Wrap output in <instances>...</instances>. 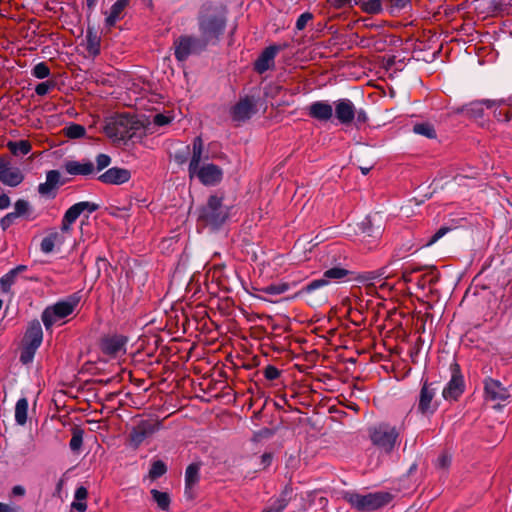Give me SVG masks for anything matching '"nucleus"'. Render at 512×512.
I'll return each instance as SVG.
<instances>
[{
	"label": "nucleus",
	"mask_w": 512,
	"mask_h": 512,
	"mask_svg": "<svg viewBox=\"0 0 512 512\" xmlns=\"http://www.w3.org/2000/svg\"><path fill=\"white\" fill-rule=\"evenodd\" d=\"M88 491L84 486H80L76 489L74 494V501L71 507L79 512H85L87 509L86 499Z\"/></svg>",
	"instance_id": "nucleus-29"
},
{
	"label": "nucleus",
	"mask_w": 512,
	"mask_h": 512,
	"mask_svg": "<svg viewBox=\"0 0 512 512\" xmlns=\"http://www.w3.org/2000/svg\"><path fill=\"white\" fill-rule=\"evenodd\" d=\"M131 178L129 170L119 167H112L101 174L98 179L104 184L121 185Z\"/></svg>",
	"instance_id": "nucleus-18"
},
{
	"label": "nucleus",
	"mask_w": 512,
	"mask_h": 512,
	"mask_svg": "<svg viewBox=\"0 0 512 512\" xmlns=\"http://www.w3.org/2000/svg\"><path fill=\"white\" fill-rule=\"evenodd\" d=\"M7 147L14 155H27L32 149L30 142L27 140L10 141Z\"/></svg>",
	"instance_id": "nucleus-31"
},
{
	"label": "nucleus",
	"mask_w": 512,
	"mask_h": 512,
	"mask_svg": "<svg viewBox=\"0 0 512 512\" xmlns=\"http://www.w3.org/2000/svg\"><path fill=\"white\" fill-rule=\"evenodd\" d=\"M437 388L433 387V383L425 381L420 389L417 403V411L425 416L432 415L437 409L438 404L434 401Z\"/></svg>",
	"instance_id": "nucleus-12"
},
{
	"label": "nucleus",
	"mask_w": 512,
	"mask_h": 512,
	"mask_svg": "<svg viewBox=\"0 0 512 512\" xmlns=\"http://www.w3.org/2000/svg\"><path fill=\"white\" fill-rule=\"evenodd\" d=\"M271 461H272V455L271 454L265 453V454L262 455V463L264 465H270Z\"/></svg>",
	"instance_id": "nucleus-60"
},
{
	"label": "nucleus",
	"mask_w": 512,
	"mask_h": 512,
	"mask_svg": "<svg viewBox=\"0 0 512 512\" xmlns=\"http://www.w3.org/2000/svg\"><path fill=\"white\" fill-rule=\"evenodd\" d=\"M167 471L165 463L161 460L154 461L151 465L149 476L151 479H157L164 475Z\"/></svg>",
	"instance_id": "nucleus-38"
},
{
	"label": "nucleus",
	"mask_w": 512,
	"mask_h": 512,
	"mask_svg": "<svg viewBox=\"0 0 512 512\" xmlns=\"http://www.w3.org/2000/svg\"><path fill=\"white\" fill-rule=\"evenodd\" d=\"M199 480V466L197 464H190L185 472L186 489H190Z\"/></svg>",
	"instance_id": "nucleus-34"
},
{
	"label": "nucleus",
	"mask_w": 512,
	"mask_h": 512,
	"mask_svg": "<svg viewBox=\"0 0 512 512\" xmlns=\"http://www.w3.org/2000/svg\"><path fill=\"white\" fill-rule=\"evenodd\" d=\"M99 206L96 203L89 201H82L72 205L65 213L61 222L62 233H70L73 223L79 218V216L87 212L91 214L95 212Z\"/></svg>",
	"instance_id": "nucleus-11"
},
{
	"label": "nucleus",
	"mask_w": 512,
	"mask_h": 512,
	"mask_svg": "<svg viewBox=\"0 0 512 512\" xmlns=\"http://www.w3.org/2000/svg\"><path fill=\"white\" fill-rule=\"evenodd\" d=\"M355 118L358 123H365L368 120V116L363 109H359V110L356 109Z\"/></svg>",
	"instance_id": "nucleus-55"
},
{
	"label": "nucleus",
	"mask_w": 512,
	"mask_h": 512,
	"mask_svg": "<svg viewBox=\"0 0 512 512\" xmlns=\"http://www.w3.org/2000/svg\"><path fill=\"white\" fill-rule=\"evenodd\" d=\"M126 338L123 336L115 335L107 337L102 341V350L109 355H117L125 351Z\"/></svg>",
	"instance_id": "nucleus-23"
},
{
	"label": "nucleus",
	"mask_w": 512,
	"mask_h": 512,
	"mask_svg": "<svg viewBox=\"0 0 512 512\" xmlns=\"http://www.w3.org/2000/svg\"><path fill=\"white\" fill-rule=\"evenodd\" d=\"M32 76L37 79H45L50 76V68L44 62L37 63L31 70Z\"/></svg>",
	"instance_id": "nucleus-37"
},
{
	"label": "nucleus",
	"mask_w": 512,
	"mask_h": 512,
	"mask_svg": "<svg viewBox=\"0 0 512 512\" xmlns=\"http://www.w3.org/2000/svg\"><path fill=\"white\" fill-rule=\"evenodd\" d=\"M392 7L398 10L405 8L409 5L411 0H390Z\"/></svg>",
	"instance_id": "nucleus-54"
},
{
	"label": "nucleus",
	"mask_w": 512,
	"mask_h": 512,
	"mask_svg": "<svg viewBox=\"0 0 512 512\" xmlns=\"http://www.w3.org/2000/svg\"><path fill=\"white\" fill-rule=\"evenodd\" d=\"M413 132L429 139L436 138L434 126L428 122L417 123L413 126Z\"/></svg>",
	"instance_id": "nucleus-32"
},
{
	"label": "nucleus",
	"mask_w": 512,
	"mask_h": 512,
	"mask_svg": "<svg viewBox=\"0 0 512 512\" xmlns=\"http://www.w3.org/2000/svg\"><path fill=\"white\" fill-rule=\"evenodd\" d=\"M344 499L359 511H373L389 504L392 501V495L384 491L368 494L346 492Z\"/></svg>",
	"instance_id": "nucleus-3"
},
{
	"label": "nucleus",
	"mask_w": 512,
	"mask_h": 512,
	"mask_svg": "<svg viewBox=\"0 0 512 512\" xmlns=\"http://www.w3.org/2000/svg\"><path fill=\"white\" fill-rule=\"evenodd\" d=\"M36 351H37V349H35V348L22 345L21 354H20V358H19L20 362L23 365L32 363Z\"/></svg>",
	"instance_id": "nucleus-39"
},
{
	"label": "nucleus",
	"mask_w": 512,
	"mask_h": 512,
	"mask_svg": "<svg viewBox=\"0 0 512 512\" xmlns=\"http://www.w3.org/2000/svg\"><path fill=\"white\" fill-rule=\"evenodd\" d=\"M43 341V331L38 320L29 323L23 337L22 345L32 347L38 350Z\"/></svg>",
	"instance_id": "nucleus-20"
},
{
	"label": "nucleus",
	"mask_w": 512,
	"mask_h": 512,
	"mask_svg": "<svg viewBox=\"0 0 512 512\" xmlns=\"http://www.w3.org/2000/svg\"><path fill=\"white\" fill-rule=\"evenodd\" d=\"M28 401L25 397L20 398L15 405V421L24 425L27 421Z\"/></svg>",
	"instance_id": "nucleus-30"
},
{
	"label": "nucleus",
	"mask_w": 512,
	"mask_h": 512,
	"mask_svg": "<svg viewBox=\"0 0 512 512\" xmlns=\"http://www.w3.org/2000/svg\"><path fill=\"white\" fill-rule=\"evenodd\" d=\"M307 114L315 120L327 122L333 116V106L328 101H315L307 107Z\"/></svg>",
	"instance_id": "nucleus-17"
},
{
	"label": "nucleus",
	"mask_w": 512,
	"mask_h": 512,
	"mask_svg": "<svg viewBox=\"0 0 512 512\" xmlns=\"http://www.w3.org/2000/svg\"><path fill=\"white\" fill-rule=\"evenodd\" d=\"M451 378L442 391V396L446 401H456L465 390V382L460 370V366L453 362L450 365Z\"/></svg>",
	"instance_id": "nucleus-10"
},
{
	"label": "nucleus",
	"mask_w": 512,
	"mask_h": 512,
	"mask_svg": "<svg viewBox=\"0 0 512 512\" xmlns=\"http://www.w3.org/2000/svg\"><path fill=\"white\" fill-rule=\"evenodd\" d=\"M287 290V284H271L264 288V292L270 295H280Z\"/></svg>",
	"instance_id": "nucleus-45"
},
{
	"label": "nucleus",
	"mask_w": 512,
	"mask_h": 512,
	"mask_svg": "<svg viewBox=\"0 0 512 512\" xmlns=\"http://www.w3.org/2000/svg\"><path fill=\"white\" fill-rule=\"evenodd\" d=\"M55 85V82L51 80L41 82L36 85L35 92L38 96H45L50 90L54 89Z\"/></svg>",
	"instance_id": "nucleus-44"
},
{
	"label": "nucleus",
	"mask_w": 512,
	"mask_h": 512,
	"mask_svg": "<svg viewBox=\"0 0 512 512\" xmlns=\"http://www.w3.org/2000/svg\"><path fill=\"white\" fill-rule=\"evenodd\" d=\"M175 160L179 163V164H183L185 161H186V157L185 156H182L180 154H176L175 155Z\"/></svg>",
	"instance_id": "nucleus-64"
},
{
	"label": "nucleus",
	"mask_w": 512,
	"mask_h": 512,
	"mask_svg": "<svg viewBox=\"0 0 512 512\" xmlns=\"http://www.w3.org/2000/svg\"><path fill=\"white\" fill-rule=\"evenodd\" d=\"M368 435L373 445L385 453H390L395 448L399 431L390 423L380 422L368 428Z\"/></svg>",
	"instance_id": "nucleus-4"
},
{
	"label": "nucleus",
	"mask_w": 512,
	"mask_h": 512,
	"mask_svg": "<svg viewBox=\"0 0 512 512\" xmlns=\"http://www.w3.org/2000/svg\"><path fill=\"white\" fill-rule=\"evenodd\" d=\"M278 51L279 47L276 45L266 47L255 61L254 70L259 74H263L272 69L275 65V57Z\"/></svg>",
	"instance_id": "nucleus-15"
},
{
	"label": "nucleus",
	"mask_w": 512,
	"mask_h": 512,
	"mask_svg": "<svg viewBox=\"0 0 512 512\" xmlns=\"http://www.w3.org/2000/svg\"><path fill=\"white\" fill-rule=\"evenodd\" d=\"M253 113V104L249 99L240 100L231 111L234 121L242 122L251 117Z\"/></svg>",
	"instance_id": "nucleus-25"
},
{
	"label": "nucleus",
	"mask_w": 512,
	"mask_h": 512,
	"mask_svg": "<svg viewBox=\"0 0 512 512\" xmlns=\"http://www.w3.org/2000/svg\"><path fill=\"white\" fill-rule=\"evenodd\" d=\"M225 18L219 9L211 4L203 5L198 17L202 38L208 43L217 39L225 28Z\"/></svg>",
	"instance_id": "nucleus-2"
},
{
	"label": "nucleus",
	"mask_w": 512,
	"mask_h": 512,
	"mask_svg": "<svg viewBox=\"0 0 512 512\" xmlns=\"http://www.w3.org/2000/svg\"><path fill=\"white\" fill-rule=\"evenodd\" d=\"M313 18V15L309 12L302 13L297 21H296V28L297 30H303L307 23Z\"/></svg>",
	"instance_id": "nucleus-48"
},
{
	"label": "nucleus",
	"mask_w": 512,
	"mask_h": 512,
	"mask_svg": "<svg viewBox=\"0 0 512 512\" xmlns=\"http://www.w3.org/2000/svg\"><path fill=\"white\" fill-rule=\"evenodd\" d=\"M24 180V174L19 167L9 161L0 159V182L5 186L17 187Z\"/></svg>",
	"instance_id": "nucleus-13"
},
{
	"label": "nucleus",
	"mask_w": 512,
	"mask_h": 512,
	"mask_svg": "<svg viewBox=\"0 0 512 512\" xmlns=\"http://www.w3.org/2000/svg\"><path fill=\"white\" fill-rule=\"evenodd\" d=\"M412 249H413V244L410 243V242H407V243L403 244L401 247L397 248L394 251L392 259L394 261H397V260H400L402 258H405L410 253V251Z\"/></svg>",
	"instance_id": "nucleus-42"
},
{
	"label": "nucleus",
	"mask_w": 512,
	"mask_h": 512,
	"mask_svg": "<svg viewBox=\"0 0 512 512\" xmlns=\"http://www.w3.org/2000/svg\"><path fill=\"white\" fill-rule=\"evenodd\" d=\"M207 42L203 38H197L193 36H181L175 43V58L180 61H186L189 56L199 54L206 46Z\"/></svg>",
	"instance_id": "nucleus-9"
},
{
	"label": "nucleus",
	"mask_w": 512,
	"mask_h": 512,
	"mask_svg": "<svg viewBox=\"0 0 512 512\" xmlns=\"http://www.w3.org/2000/svg\"><path fill=\"white\" fill-rule=\"evenodd\" d=\"M79 300V296L77 294H73L46 307L41 316L45 328L48 330L54 324L71 315L78 306Z\"/></svg>",
	"instance_id": "nucleus-5"
},
{
	"label": "nucleus",
	"mask_w": 512,
	"mask_h": 512,
	"mask_svg": "<svg viewBox=\"0 0 512 512\" xmlns=\"http://www.w3.org/2000/svg\"><path fill=\"white\" fill-rule=\"evenodd\" d=\"M83 443V431L81 429H76L73 431L72 438L70 440L69 446L72 451H78Z\"/></svg>",
	"instance_id": "nucleus-41"
},
{
	"label": "nucleus",
	"mask_w": 512,
	"mask_h": 512,
	"mask_svg": "<svg viewBox=\"0 0 512 512\" xmlns=\"http://www.w3.org/2000/svg\"><path fill=\"white\" fill-rule=\"evenodd\" d=\"M335 117L342 125H349L356 115V107L348 98H341L334 102Z\"/></svg>",
	"instance_id": "nucleus-14"
},
{
	"label": "nucleus",
	"mask_w": 512,
	"mask_h": 512,
	"mask_svg": "<svg viewBox=\"0 0 512 512\" xmlns=\"http://www.w3.org/2000/svg\"><path fill=\"white\" fill-rule=\"evenodd\" d=\"M128 4V0H117L110 8L106 18L105 26L113 27L122 18V13Z\"/></svg>",
	"instance_id": "nucleus-26"
},
{
	"label": "nucleus",
	"mask_w": 512,
	"mask_h": 512,
	"mask_svg": "<svg viewBox=\"0 0 512 512\" xmlns=\"http://www.w3.org/2000/svg\"><path fill=\"white\" fill-rule=\"evenodd\" d=\"M264 376L268 380H275L280 376V371L272 365H268L264 370Z\"/></svg>",
	"instance_id": "nucleus-52"
},
{
	"label": "nucleus",
	"mask_w": 512,
	"mask_h": 512,
	"mask_svg": "<svg viewBox=\"0 0 512 512\" xmlns=\"http://www.w3.org/2000/svg\"><path fill=\"white\" fill-rule=\"evenodd\" d=\"M110 162H111V159H110V157L108 155H106V154H99L96 157L97 170L101 171V170L105 169L106 167L109 166Z\"/></svg>",
	"instance_id": "nucleus-49"
},
{
	"label": "nucleus",
	"mask_w": 512,
	"mask_h": 512,
	"mask_svg": "<svg viewBox=\"0 0 512 512\" xmlns=\"http://www.w3.org/2000/svg\"><path fill=\"white\" fill-rule=\"evenodd\" d=\"M494 115L495 117L499 120V121H509L510 120V116L508 115L507 112H502V111H499L497 112L496 110L494 111Z\"/></svg>",
	"instance_id": "nucleus-57"
},
{
	"label": "nucleus",
	"mask_w": 512,
	"mask_h": 512,
	"mask_svg": "<svg viewBox=\"0 0 512 512\" xmlns=\"http://www.w3.org/2000/svg\"><path fill=\"white\" fill-rule=\"evenodd\" d=\"M504 100H478L471 102L468 105L467 111L474 118H481L484 114V109H493L501 106Z\"/></svg>",
	"instance_id": "nucleus-22"
},
{
	"label": "nucleus",
	"mask_w": 512,
	"mask_h": 512,
	"mask_svg": "<svg viewBox=\"0 0 512 512\" xmlns=\"http://www.w3.org/2000/svg\"><path fill=\"white\" fill-rule=\"evenodd\" d=\"M200 217L213 227H218L228 218V209L222 204L221 197L212 195L201 210Z\"/></svg>",
	"instance_id": "nucleus-8"
},
{
	"label": "nucleus",
	"mask_w": 512,
	"mask_h": 512,
	"mask_svg": "<svg viewBox=\"0 0 512 512\" xmlns=\"http://www.w3.org/2000/svg\"><path fill=\"white\" fill-rule=\"evenodd\" d=\"M63 243L64 238L62 237V235L58 231L53 230L42 239L40 244V250L44 254H49L53 252L56 245H61Z\"/></svg>",
	"instance_id": "nucleus-27"
},
{
	"label": "nucleus",
	"mask_w": 512,
	"mask_h": 512,
	"mask_svg": "<svg viewBox=\"0 0 512 512\" xmlns=\"http://www.w3.org/2000/svg\"><path fill=\"white\" fill-rule=\"evenodd\" d=\"M438 461H439V465H440L441 467H445V466H447V464H448V462H449V460H448V458H447L446 456H441V457L438 459Z\"/></svg>",
	"instance_id": "nucleus-63"
},
{
	"label": "nucleus",
	"mask_w": 512,
	"mask_h": 512,
	"mask_svg": "<svg viewBox=\"0 0 512 512\" xmlns=\"http://www.w3.org/2000/svg\"><path fill=\"white\" fill-rule=\"evenodd\" d=\"M64 133L70 139H79L85 136L86 129L80 124L70 123L64 128Z\"/></svg>",
	"instance_id": "nucleus-33"
},
{
	"label": "nucleus",
	"mask_w": 512,
	"mask_h": 512,
	"mask_svg": "<svg viewBox=\"0 0 512 512\" xmlns=\"http://www.w3.org/2000/svg\"><path fill=\"white\" fill-rule=\"evenodd\" d=\"M63 169L72 176H88L94 172V164L88 160H66Z\"/></svg>",
	"instance_id": "nucleus-21"
},
{
	"label": "nucleus",
	"mask_w": 512,
	"mask_h": 512,
	"mask_svg": "<svg viewBox=\"0 0 512 512\" xmlns=\"http://www.w3.org/2000/svg\"><path fill=\"white\" fill-rule=\"evenodd\" d=\"M54 189L55 188L51 186L47 181H45L44 183H40L38 186V192L43 196L50 195Z\"/></svg>",
	"instance_id": "nucleus-53"
},
{
	"label": "nucleus",
	"mask_w": 512,
	"mask_h": 512,
	"mask_svg": "<svg viewBox=\"0 0 512 512\" xmlns=\"http://www.w3.org/2000/svg\"><path fill=\"white\" fill-rule=\"evenodd\" d=\"M203 152L204 143L202 138H194L192 142V156L188 165L189 177H196L205 186H216L222 181L223 171L213 163L200 165Z\"/></svg>",
	"instance_id": "nucleus-1"
},
{
	"label": "nucleus",
	"mask_w": 512,
	"mask_h": 512,
	"mask_svg": "<svg viewBox=\"0 0 512 512\" xmlns=\"http://www.w3.org/2000/svg\"><path fill=\"white\" fill-rule=\"evenodd\" d=\"M11 270L18 276L19 273L27 270V266L26 265H18Z\"/></svg>",
	"instance_id": "nucleus-61"
},
{
	"label": "nucleus",
	"mask_w": 512,
	"mask_h": 512,
	"mask_svg": "<svg viewBox=\"0 0 512 512\" xmlns=\"http://www.w3.org/2000/svg\"><path fill=\"white\" fill-rule=\"evenodd\" d=\"M292 491V487L290 485H286L280 496L273 499L263 512H282L291 500Z\"/></svg>",
	"instance_id": "nucleus-24"
},
{
	"label": "nucleus",
	"mask_w": 512,
	"mask_h": 512,
	"mask_svg": "<svg viewBox=\"0 0 512 512\" xmlns=\"http://www.w3.org/2000/svg\"><path fill=\"white\" fill-rule=\"evenodd\" d=\"M172 118L166 114L158 113L153 117V123L157 126H164L171 122Z\"/></svg>",
	"instance_id": "nucleus-50"
},
{
	"label": "nucleus",
	"mask_w": 512,
	"mask_h": 512,
	"mask_svg": "<svg viewBox=\"0 0 512 512\" xmlns=\"http://www.w3.org/2000/svg\"><path fill=\"white\" fill-rule=\"evenodd\" d=\"M101 39L98 34L88 29L86 33V50L91 56H97L100 53Z\"/></svg>",
	"instance_id": "nucleus-28"
},
{
	"label": "nucleus",
	"mask_w": 512,
	"mask_h": 512,
	"mask_svg": "<svg viewBox=\"0 0 512 512\" xmlns=\"http://www.w3.org/2000/svg\"><path fill=\"white\" fill-rule=\"evenodd\" d=\"M153 500L157 503L158 507L162 510H168L170 505V497L168 493L161 492L157 489L151 490Z\"/></svg>",
	"instance_id": "nucleus-35"
},
{
	"label": "nucleus",
	"mask_w": 512,
	"mask_h": 512,
	"mask_svg": "<svg viewBox=\"0 0 512 512\" xmlns=\"http://www.w3.org/2000/svg\"><path fill=\"white\" fill-rule=\"evenodd\" d=\"M332 6L341 8L348 4L351 0H327Z\"/></svg>",
	"instance_id": "nucleus-56"
},
{
	"label": "nucleus",
	"mask_w": 512,
	"mask_h": 512,
	"mask_svg": "<svg viewBox=\"0 0 512 512\" xmlns=\"http://www.w3.org/2000/svg\"><path fill=\"white\" fill-rule=\"evenodd\" d=\"M12 494L14 496H23L25 494V488L21 485H16L12 488Z\"/></svg>",
	"instance_id": "nucleus-58"
},
{
	"label": "nucleus",
	"mask_w": 512,
	"mask_h": 512,
	"mask_svg": "<svg viewBox=\"0 0 512 512\" xmlns=\"http://www.w3.org/2000/svg\"><path fill=\"white\" fill-rule=\"evenodd\" d=\"M17 217L12 213L6 214L1 220H0V226L5 231L7 230L15 221Z\"/></svg>",
	"instance_id": "nucleus-51"
},
{
	"label": "nucleus",
	"mask_w": 512,
	"mask_h": 512,
	"mask_svg": "<svg viewBox=\"0 0 512 512\" xmlns=\"http://www.w3.org/2000/svg\"><path fill=\"white\" fill-rule=\"evenodd\" d=\"M14 209L15 211L12 213L18 218L30 210V204L24 199H19L15 202Z\"/></svg>",
	"instance_id": "nucleus-43"
},
{
	"label": "nucleus",
	"mask_w": 512,
	"mask_h": 512,
	"mask_svg": "<svg viewBox=\"0 0 512 512\" xmlns=\"http://www.w3.org/2000/svg\"><path fill=\"white\" fill-rule=\"evenodd\" d=\"M16 277L17 275L12 270L2 276L0 279V287L3 292H8L10 290L16 280Z\"/></svg>",
	"instance_id": "nucleus-40"
},
{
	"label": "nucleus",
	"mask_w": 512,
	"mask_h": 512,
	"mask_svg": "<svg viewBox=\"0 0 512 512\" xmlns=\"http://www.w3.org/2000/svg\"><path fill=\"white\" fill-rule=\"evenodd\" d=\"M133 117L128 114H119L106 121L105 134L114 141H122L132 137Z\"/></svg>",
	"instance_id": "nucleus-7"
},
{
	"label": "nucleus",
	"mask_w": 512,
	"mask_h": 512,
	"mask_svg": "<svg viewBox=\"0 0 512 512\" xmlns=\"http://www.w3.org/2000/svg\"><path fill=\"white\" fill-rule=\"evenodd\" d=\"M352 272L341 266L336 265L330 268H327L322 276L318 279H314L311 282H309L307 285H305L301 291L300 294L303 296H310L312 295L316 290H319L325 286H328L331 283H341L346 280H349L350 275Z\"/></svg>",
	"instance_id": "nucleus-6"
},
{
	"label": "nucleus",
	"mask_w": 512,
	"mask_h": 512,
	"mask_svg": "<svg viewBox=\"0 0 512 512\" xmlns=\"http://www.w3.org/2000/svg\"><path fill=\"white\" fill-rule=\"evenodd\" d=\"M450 231L449 227L443 226L440 227L435 234L427 241L424 246L429 247L433 244H435L438 240H440L443 236H445Z\"/></svg>",
	"instance_id": "nucleus-47"
},
{
	"label": "nucleus",
	"mask_w": 512,
	"mask_h": 512,
	"mask_svg": "<svg viewBox=\"0 0 512 512\" xmlns=\"http://www.w3.org/2000/svg\"><path fill=\"white\" fill-rule=\"evenodd\" d=\"M98 0H86V4H87V7L90 11H92L96 4H97Z\"/></svg>",
	"instance_id": "nucleus-62"
},
{
	"label": "nucleus",
	"mask_w": 512,
	"mask_h": 512,
	"mask_svg": "<svg viewBox=\"0 0 512 512\" xmlns=\"http://www.w3.org/2000/svg\"><path fill=\"white\" fill-rule=\"evenodd\" d=\"M363 11L369 14H377L382 10V0H364L361 2Z\"/></svg>",
	"instance_id": "nucleus-36"
},
{
	"label": "nucleus",
	"mask_w": 512,
	"mask_h": 512,
	"mask_svg": "<svg viewBox=\"0 0 512 512\" xmlns=\"http://www.w3.org/2000/svg\"><path fill=\"white\" fill-rule=\"evenodd\" d=\"M157 430V425L143 420L139 422L130 432V442L133 446L138 447L143 441L151 436Z\"/></svg>",
	"instance_id": "nucleus-16"
},
{
	"label": "nucleus",
	"mask_w": 512,
	"mask_h": 512,
	"mask_svg": "<svg viewBox=\"0 0 512 512\" xmlns=\"http://www.w3.org/2000/svg\"><path fill=\"white\" fill-rule=\"evenodd\" d=\"M486 397L493 401H506L510 398V393L498 380L488 378L484 382Z\"/></svg>",
	"instance_id": "nucleus-19"
},
{
	"label": "nucleus",
	"mask_w": 512,
	"mask_h": 512,
	"mask_svg": "<svg viewBox=\"0 0 512 512\" xmlns=\"http://www.w3.org/2000/svg\"><path fill=\"white\" fill-rule=\"evenodd\" d=\"M0 512H16V509L8 504L0 502Z\"/></svg>",
	"instance_id": "nucleus-59"
},
{
	"label": "nucleus",
	"mask_w": 512,
	"mask_h": 512,
	"mask_svg": "<svg viewBox=\"0 0 512 512\" xmlns=\"http://www.w3.org/2000/svg\"><path fill=\"white\" fill-rule=\"evenodd\" d=\"M60 179L61 175L58 170H50L46 174V181L54 188H57L61 184Z\"/></svg>",
	"instance_id": "nucleus-46"
}]
</instances>
